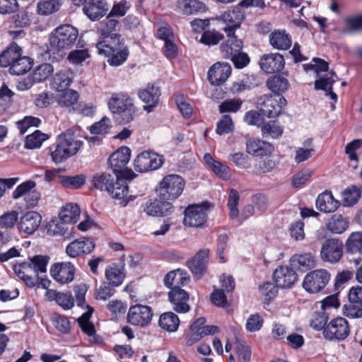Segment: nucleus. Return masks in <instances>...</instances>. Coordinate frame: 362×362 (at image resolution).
I'll return each mask as SVG.
<instances>
[{"instance_id":"obj_1","label":"nucleus","mask_w":362,"mask_h":362,"mask_svg":"<svg viewBox=\"0 0 362 362\" xmlns=\"http://www.w3.org/2000/svg\"><path fill=\"white\" fill-rule=\"evenodd\" d=\"M96 47L100 54L109 57L108 62L112 66L121 65L129 55L128 47L124 44V39L117 33L106 35L102 41L97 43Z\"/></svg>"},{"instance_id":"obj_2","label":"nucleus","mask_w":362,"mask_h":362,"mask_svg":"<svg viewBox=\"0 0 362 362\" xmlns=\"http://www.w3.org/2000/svg\"><path fill=\"white\" fill-rule=\"evenodd\" d=\"M78 36V30L74 26L69 24L58 26L49 35V52L59 57H63L66 51L75 45Z\"/></svg>"},{"instance_id":"obj_3","label":"nucleus","mask_w":362,"mask_h":362,"mask_svg":"<svg viewBox=\"0 0 362 362\" xmlns=\"http://www.w3.org/2000/svg\"><path fill=\"white\" fill-rule=\"evenodd\" d=\"M49 259L47 255H34L29 259V262H24L14 265L13 271L28 287L33 288L40 279L39 274L47 272Z\"/></svg>"},{"instance_id":"obj_4","label":"nucleus","mask_w":362,"mask_h":362,"mask_svg":"<svg viewBox=\"0 0 362 362\" xmlns=\"http://www.w3.org/2000/svg\"><path fill=\"white\" fill-rule=\"evenodd\" d=\"M108 107L118 124H125L133 120L135 107L133 100L127 93H113L108 101Z\"/></svg>"},{"instance_id":"obj_5","label":"nucleus","mask_w":362,"mask_h":362,"mask_svg":"<svg viewBox=\"0 0 362 362\" xmlns=\"http://www.w3.org/2000/svg\"><path fill=\"white\" fill-rule=\"evenodd\" d=\"M82 145V141L75 140L71 134L61 135L57 138L54 151L51 152L52 161L60 163L75 155Z\"/></svg>"},{"instance_id":"obj_6","label":"nucleus","mask_w":362,"mask_h":362,"mask_svg":"<svg viewBox=\"0 0 362 362\" xmlns=\"http://www.w3.org/2000/svg\"><path fill=\"white\" fill-rule=\"evenodd\" d=\"M185 185L184 179L178 175H168L160 181L156 193L160 199L169 201L177 199Z\"/></svg>"},{"instance_id":"obj_7","label":"nucleus","mask_w":362,"mask_h":362,"mask_svg":"<svg viewBox=\"0 0 362 362\" xmlns=\"http://www.w3.org/2000/svg\"><path fill=\"white\" fill-rule=\"evenodd\" d=\"M130 156L131 150L127 146H122L110 155L108 163L116 177L134 178L136 176L131 169L126 168Z\"/></svg>"},{"instance_id":"obj_8","label":"nucleus","mask_w":362,"mask_h":362,"mask_svg":"<svg viewBox=\"0 0 362 362\" xmlns=\"http://www.w3.org/2000/svg\"><path fill=\"white\" fill-rule=\"evenodd\" d=\"M257 104L262 115L269 118H274L281 114L283 108L287 105V101L284 96L276 98L273 95L269 94L260 96Z\"/></svg>"},{"instance_id":"obj_9","label":"nucleus","mask_w":362,"mask_h":362,"mask_svg":"<svg viewBox=\"0 0 362 362\" xmlns=\"http://www.w3.org/2000/svg\"><path fill=\"white\" fill-rule=\"evenodd\" d=\"M210 206L209 202L200 205L189 206L185 210L183 223L190 227H202L207 220L206 211Z\"/></svg>"},{"instance_id":"obj_10","label":"nucleus","mask_w":362,"mask_h":362,"mask_svg":"<svg viewBox=\"0 0 362 362\" xmlns=\"http://www.w3.org/2000/svg\"><path fill=\"white\" fill-rule=\"evenodd\" d=\"M330 279L325 269H316L308 273L303 282V287L309 293H315L322 290Z\"/></svg>"},{"instance_id":"obj_11","label":"nucleus","mask_w":362,"mask_h":362,"mask_svg":"<svg viewBox=\"0 0 362 362\" xmlns=\"http://www.w3.org/2000/svg\"><path fill=\"white\" fill-rule=\"evenodd\" d=\"M350 329L347 320L344 317L332 319L325 327L323 335L328 340L341 341L349 334Z\"/></svg>"},{"instance_id":"obj_12","label":"nucleus","mask_w":362,"mask_h":362,"mask_svg":"<svg viewBox=\"0 0 362 362\" xmlns=\"http://www.w3.org/2000/svg\"><path fill=\"white\" fill-rule=\"evenodd\" d=\"M153 315V310L150 306L135 304L129 309L127 322L132 325L144 327L151 323Z\"/></svg>"},{"instance_id":"obj_13","label":"nucleus","mask_w":362,"mask_h":362,"mask_svg":"<svg viewBox=\"0 0 362 362\" xmlns=\"http://www.w3.org/2000/svg\"><path fill=\"white\" fill-rule=\"evenodd\" d=\"M162 164V156L147 151L141 152L134 159V169L139 173L157 170Z\"/></svg>"},{"instance_id":"obj_14","label":"nucleus","mask_w":362,"mask_h":362,"mask_svg":"<svg viewBox=\"0 0 362 362\" xmlns=\"http://www.w3.org/2000/svg\"><path fill=\"white\" fill-rule=\"evenodd\" d=\"M344 245L338 238L327 239L322 244L320 255L322 260L330 263L339 262L343 255Z\"/></svg>"},{"instance_id":"obj_15","label":"nucleus","mask_w":362,"mask_h":362,"mask_svg":"<svg viewBox=\"0 0 362 362\" xmlns=\"http://www.w3.org/2000/svg\"><path fill=\"white\" fill-rule=\"evenodd\" d=\"M209 250H199L191 259L187 261V266L191 272L198 279H201L206 272L209 259Z\"/></svg>"},{"instance_id":"obj_16","label":"nucleus","mask_w":362,"mask_h":362,"mask_svg":"<svg viewBox=\"0 0 362 362\" xmlns=\"http://www.w3.org/2000/svg\"><path fill=\"white\" fill-rule=\"evenodd\" d=\"M75 272V267L69 262H57L50 268L52 277L62 284L71 282L74 279Z\"/></svg>"},{"instance_id":"obj_17","label":"nucleus","mask_w":362,"mask_h":362,"mask_svg":"<svg viewBox=\"0 0 362 362\" xmlns=\"http://www.w3.org/2000/svg\"><path fill=\"white\" fill-rule=\"evenodd\" d=\"M95 247L91 238H81L70 243L66 247V252L70 257H76L82 255L90 254Z\"/></svg>"},{"instance_id":"obj_18","label":"nucleus","mask_w":362,"mask_h":362,"mask_svg":"<svg viewBox=\"0 0 362 362\" xmlns=\"http://www.w3.org/2000/svg\"><path fill=\"white\" fill-rule=\"evenodd\" d=\"M293 267L280 266L274 272L273 279L276 286L282 288L291 287L298 280V275Z\"/></svg>"},{"instance_id":"obj_19","label":"nucleus","mask_w":362,"mask_h":362,"mask_svg":"<svg viewBox=\"0 0 362 362\" xmlns=\"http://www.w3.org/2000/svg\"><path fill=\"white\" fill-rule=\"evenodd\" d=\"M168 300L175 311L179 313H185L190 310L188 304L189 293L181 288L170 290L168 293Z\"/></svg>"},{"instance_id":"obj_20","label":"nucleus","mask_w":362,"mask_h":362,"mask_svg":"<svg viewBox=\"0 0 362 362\" xmlns=\"http://www.w3.org/2000/svg\"><path fill=\"white\" fill-rule=\"evenodd\" d=\"M138 95L139 98L146 104L144 106V110L150 112L153 110V108L158 104L160 90V88L155 84L148 83L146 88L139 91Z\"/></svg>"},{"instance_id":"obj_21","label":"nucleus","mask_w":362,"mask_h":362,"mask_svg":"<svg viewBox=\"0 0 362 362\" xmlns=\"http://www.w3.org/2000/svg\"><path fill=\"white\" fill-rule=\"evenodd\" d=\"M259 66L267 74L279 72L285 66L284 58L279 53L264 54L259 60Z\"/></svg>"},{"instance_id":"obj_22","label":"nucleus","mask_w":362,"mask_h":362,"mask_svg":"<svg viewBox=\"0 0 362 362\" xmlns=\"http://www.w3.org/2000/svg\"><path fill=\"white\" fill-rule=\"evenodd\" d=\"M168 199H155L146 203L144 211L153 216H166L173 212V206Z\"/></svg>"},{"instance_id":"obj_23","label":"nucleus","mask_w":362,"mask_h":362,"mask_svg":"<svg viewBox=\"0 0 362 362\" xmlns=\"http://www.w3.org/2000/svg\"><path fill=\"white\" fill-rule=\"evenodd\" d=\"M231 74V66L228 63L217 62L208 71V80L215 86L224 83Z\"/></svg>"},{"instance_id":"obj_24","label":"nucleus","mask_w":362,"mask_h":362,"mask_svg":"<svg viewBox=\"0 0 362 362\" xmlns=\"http://www.w3.org/2000/svg\"><path fill=\"white\" fill-rule=\"evenodd\" d=\"M243 18V14L240 11L233 10L224 12L217 20L226 24L222 29L226 34L233 35L240 28Z\"/></svg>"},{"instance_id":"obj_25","label":"nucleus","mask_w":362,"mask_h":362,"mask_svg":"<svg viewBox=\"0 0 362 362\" xmlns=\"http://www.w3.org/2000/svg\"><path fill=\"white\" fill-rule=\"evenodd\" d=\"M42 221L40 214L36 211H28L23 214L18 222V229L27 234H33Z\"/></svg>"},{"instance_id":"obj_26","label":"nucleus","mask_w":362,"mask_h":362,"mask_svg":"<svg viewBox=\"0 0 362 362\" xmlns=\"http://www.w3.org/2000/svg\"><path fill=\"white\" fill-rule=\"evenodd\" d=\"M247 152L254 156H268L274 150L272 144L257 139H250L246 143Z\"/></svg>"},{"instance_id":"obj_27","label":"nucleus","mask_w":362,"mask_h":362,"mask_svg":"<svg viewBox=\"0 0 362 362\" xmlns=\"http://www.w3.org/2000/svg\"><path fill=\"white\" fill-rule=\"evenodd\" d=\"M190 280L187 272L183 269H177L169 272L164 277L163 282L166 287L173 290L187 284Z\"/></svg>"},{"instance_id":"obj_28","label":"nucleus","mask_w":362,"mask_h":362,"mask_svg":"<svg viewBox=\"0 0 362 362\" xmlns=\"http://www.w3.org/2000/svg\"><path fill=\"white\" fill-rule=\"evenodd\" d=\"M73 78L74 72L71 69H61L53 76L49 86L57 91L66 90L72 83Z\"/></svg>"},{"instance_id":"obj_29","label":"nucleus","mask_w":362,"mask_h":362,"mask_svg":"<svg viewBox=\"0 0 362 362\" xmlns=\"http://www.w3.org/2000/svg\"><path fill=\"white\" fill-rule=\"evenodd\" d=\"M290 265L296 270L305 272L315 267L316 260L311 252L295 254L290 259Z\"/></svg>"},{"instance_id":"obj_30","label":"nucleus","mask_w":362,"mask_h":362,"mask_svg":"<svg viewBox=\"0 0 362 362\" xmlns=\"http://www.w3.org/2000/svg\"><path fill=\"white\" fill-rule=\"evenodd\" d=\"M133 178L126 177H116L112 184V188H111L108 194L114 199L122 200L121 204L124 206H126L129 202V199H126V197L129 192V187L127 183V180H132Z\"/></svg>"},{"instance_id":"obj_31","label":"nucleus","mask_w":362,"mask_h":362,"mask_svg":"<svg viewBox=\"0 0 362 362\" xmlns=\"http://www.w3.org/2000/svg\"><path fill=\"white\" fill-rule=\"evenodd\" d=\"M316 207L322 212L332 213L339 206V202L335 199L331 191L326 190L316 199Z\"/></svg>"},{"instance_id":"obj_32","label":"nucleus","mask_w":362,"mask_h":362,"mask_svg":"<svg viewBox=\"0 0 362 362\" xmlns=\"http://www.w3.org/2000/svg\"><path fill=\"white\" fill-rule=\"evenodd\" d=\"M83 11L91 21H98L106 15L108 8L105 0H93L83 8Z\"/></svg>"},{"instance_id":"obj_33","label":"nucleus","mask_w":362,"mask_h":362,"mask_svg":"<svg viewBox=\"0 0 362 362\" xmlns=\"http://www.w3.org/2000/svg\"><path fill=\"white\" fill-rule=\"evenodd\" d=\"M228 40L220 46V49L225 59L230 58L233 54L242 51L243 48V42L241 40L238 39L235 33L233 35L226 34Z\"/></svg>"},{"instance_id":"obj_34","label":"nucleus","mask_w":362,"mask_h":362,"mask_svg":"<svg viewBox=\"0 0 362 362\" xmlns=\"http://www.w3.org/2000/svg\"><path fill=\"white\" fill-rule=\"evenodd\" d=\"M267 88L274 94V96L280 98L289 88L290 83L287 78L281 75H274L269 77L266 82Z\"/></svg>"},{"instance_id":"obj_35","label":"nucleus","mask_w":362,"mask_h":362,"mask_svg":"<svg viewBox=\"0 0 362 362\" xmlns=\"http://www.w3.org/2000/svg\"><path fill=\"white\" fill-rule=\"evenodd\" d=\"M22 49L16 42H12L0 54V66L11 67V64L22 54Z\"/></svg>"},{"instance_id":"obj_36","label":"nucleus","mask_w":362,"mask_h":362,"mask_svg":"<svg viewBox=\"0 0 362 362\" xmlns=\"http://www.w3.org/2000/svg\"><path fill=\"white\" fill-rule=\"evenodd\" d=\"M72 224L60 220L57 223L49 224L47 232L51 235H61L64 240H69L74 235V227Z\"/></svg>"},{"instance_id":"obj_37","label":"nucleus","mask_w":362,"mask_h":362,"mask_svg":"<svg viewBox=\"0 0 362 362\" xmlns=\"http://www.w3.org/2000/svg\"><path fill=\"white\" fill-rule=\"evenodd\" d=\"M271 45L277 49L286 50L291 46L292 41L285 31L275 30L269 35Z\"/></svg>"},{"instance_id":"obj_38","label":"nucleus","mask_w":362,"mask_h":362,"mask_svg":"<svg viewBox=\"0 0 362 362\" xmlns=\"http://www.w3.org/2000/svg\"><path fill=\"white\" fill-rule=\"evenodd\" d=\"M115 179V177L113 175L103 172L94 175L92 177L91 183L94 188L109 192L110 189L112 188Z\"/></svg>"},{"instance_id":"obj_39","label":"nucleus","mask_w":362,"mask_h":362,"mask_svg":"<svg viewBox=\"0 0 362 362\" xmlns=\"http://www.w3.org/2000/svg\"><path fill=\"white\" fill-rule=\"evenodd\" d=\"M349 226L348 218L344 217L341 214H335L332 216L327 223V228L332 233L341 234Z\"/></svg>"},{"instance_id":"obj_40","label":"nucleus","mask_w":362,"mask_h":362,"mask_svg":"<svg viewBox=\"0 0 362 362\" xmlns=\"http://www.w3.org/2000/svg\"><path fill=\"white\" fill-rule=\"evenodd\" d=\"M180 322L178 316L173 312H166L161 314L158 320L160 327L168 332L177 331Z\"/></svg>"},{"instance_id":"obj_41","label":"nucleus","mask_w":362,"mask_h":362,"mask_svg":"<svg viewBox=\"0 0 362 362\" xmlns=\"http://www.w3.org/2000/svg\"><path fill=\"white\" fill-rule=\"evenodd\" d=\"M178 7L183 14L195 15L206 11V5L198 0H182L178 2Z\"/></svg>"},{"instance_id":"obj_42","label":"nucleus","mask_w":362,"mask_h":362,"mask_svg":"<svg viewBox=\"0 0 362 362\" xmlns=\"http://www.w3.org/2000/svg\"><path fill=\"white\" fill-rule=\"evenodd\" d=\"M81 210L79 206L76 204H67L63 206L59 212L61 221L66 223H75L79 218Z\"/></svg>"},{"instance_id":"obj_43","label":"nucleus","mask_w":362,"mask_h":362,"mask_svg":"<svg viewBox=\"0 0 362 362\" xmlns=\"http://www.w3.org/2000/svg\"><path fill=\"white\" fill-rule=\"evenodd\" d=\"M33 59L28 57L21 54L9 68V73L12 75L19 76L25 74L32 68Z\"/></svg>"},{"instance_id":"obj_44","label":"nucleus","mask_w":362,"mask_h":362,"mask_svg":"<svg viewBox=\"0 0 362 362\" xmlns=\"http://www.w3.org/2000/svg\"><path fill=\"white\" fill-rule=\"evenodd\" d=\"M345 249L347 253L362 254V232H354L350 234L345 243Z\"/></svg>"},{"instance_id":"obj_45","label":"nucleus","mask_w":362,"mask_h":362,"mask_svg":"<svg viewBox=\"0 0 362 362\" xmlns=\"http://www.w3.org/2000/svg\"><path fill=\"white\" fill-rule=\"evenodd\" d=\"M59 177L63 187L68 189H79L86 183V176L82 174L74 176L59 175Z\"/></svg>"},{"instance_id":"obj_46","label":"nucleus","mask_w":362,"mask_h":362,"mask_svg":"<svg viewBox=\"0 0 362 362\" xmlns=\"http://www.w3.org/2000/svg\"><path fill=\"white\" fill-rule=\"evenodd\" d=\"M361 196L359 188L352 185L347 187L342 192L343 202L345 206H352L356 204Z\"/></svg>"},{"instance_id":"obj_47","label":"nucleus","mask_w":362,"mask_h":362,"mask_svg":"<svg viewBox=\"0 0 362 362\" xmlns=\"http://www.w3.org/2000/svg\"><path fill=\"white\" fill-rule=\"evenodd\" d=\"M79 94L77 91L67 89L62 91L58 96L57 103L60 107H71L77 103Z\"/></svg>"},{"instance_id":"obj_48","label":"nucleus","mask_w":362,"mask_h":362,"mask_svg":"<svg viewBox=\"0 0 362 362\" xmlns=\"http://www.w3.org/2000/svg\"><path fill=\"white\" fill-rule=\"evenodd\" d=\"M54 71L53 66L48 63L39 65L33 71V80L34 83H40L45 81Z\"/></svg>"},{"instance_id":"obj_49","label":"nucleus","mask_w":362,"mask_h":362,"mask_svg":"<svg viewBox=\"0 0 362 362\" xmlns=\"http://www.w3.org/2000/svg\"><path fill=\"white\" fill-rule=\"evenodd\" d=\"M344 22L346 26L343 33H354L362 30V14L346 17Z\"/></svg>"},{"instance_id":"obj_50","label":"nucleus","mask_w":362,"mask_h":362,"mask_svg":"<svg viewBox=\"0 0 362 362\" xmlns=\"http://www.w3.org/2000/svg\"><path fill=\"white\" fill-rule=\"evenodd\" d=\"M261 130L264 138L277 139L283 134V128L277 124L275 121L263 124Z\"/></svg>"},{"instance_id":"obj_51","label":"nucleus","mask_w":362,"mask_h":362,"mask_svg":"<svg viewBox=\"0 0 362 362\" xmlns=\"http://www.w3.org/2000/svg\"><path fill=\"white\" fill-rule=\"evenodd\" d=\"M47 139V134L36 130L33 134L28 135L25 139V148L34 149L41 146L42 142Z\"/></svg>"},{"instance_id":"obj_52","label":"nucleus","mask_w":362,"mask_h":362,"mask_svg":"<svg viewBox=\"0 0 362 362\" xmlns=\"http://www.w3.org/2000/svg\"><path fill=\"white\" fill-rule=\"evenodd\" d=\"M223 35L216 30H205L200 38V42L205 45L214 46L223 39Z\"/></svg>"},{"instance_id":"obj_53","label":"nucleus","mask_w":362,"mask_h":362,"mask_svg":"<svg viewBox=\"0 0 362 362\" xmlns=\"http://www.w3.org/2000/svg\"><path fill=\"white\" fill-rule=\"evenodd\" d=\"M62 5L61 0H49L40 2L37 4L38 13L42 15H49L57 11Z\"/></svg>"},{"instance_id":"obj_54","label":"nucleus","mask_w":362,"mask_h":362,"mask_svg":"<svg viewBox=\"0 0 362 362\" xmlns=\"http://www.w3.org/2000/svg\"><path fill=\"white\" fill-rule=\"evenodd\" d=\"M35 187L36 182L35 181L31 180H26L16 187L12 193V197L14 199H18L22 197L25 198Z\"/></svg>"},{"instance_id":"obj_55","label":"nucleus","mask_w":362,"mask_h":362,"mask_svg":"<svg viewBox=\"0 0 362 362\" xmlns=\"http://www.w3.org/2000/svg\"><path fill=\"white\" fill-rule=\"evenodd\" d=\"M313 172L308 168H304L297 173H296L292 177L291 185L293 188H299L305 185L311 177Z\"/></svg>"},{"instance_id":"obj_56","label":"nucleus","mask_w":362,"mask_h":362,"mask_svg":"<svg viewBox=\"0 0 362 362\" xmlns=\"http://www.w3.org/2000/svg\"><path fill=\"white\" fill-rule=\"evenodd\" d=\"M242 104L243 100L240 98L226 100L219 105L218 110L221 113L236 112L240 109Z\"/></svg>"},{"instance_id":"obj_57","label":"nucleus","mask_w":362,"mask_h":362,"mask_svg":"<svg viewBox=\"0 0 362 362\" xmlns=\"http://www.w3.org/2000/svg\"><path fill=\"white\" fill-rule=\"evenodd\" d=\"M228 160L240 169H246L250 167L248 156L241 152L230 154L228 157Z\"/></svg>"},{"instance_id":"obj_58","label":"nucleus","mask_w":362,"mask_h":362,"mask_svg":"<svg viewBox=\"0 0 362 362\" xmlns=\"http://www.w3.org/2000/svg\"><path fill=\"white\" fill-rule=\"evenodd\" d=\"M41 122L40 119L33 116H26L23 119L16 122V125L20 131V133L23 134L26 132L28 128L35 127H37Z\"/></svg>"},{"instance_id":"obj_59","label":"nucleus","mask_w":362,"mask_h":362,"mask_svg":"<svg viewBox=\"0 0 362 362\" xmlns=\"http://www.w3.org/2000/svg\"><path fill=\"white\" fill-rule=\"evenodd\" d=\"M239 199L238 192L235 189H230L228 200V207L230 209V217L233 219L236 218L239 214L238 209Z\"/></svg>"},{"instance_id":"obj_60","label":"nucleus","mask_w":362,"mask_h":362,"mask_svg":"<svg viewBox=\"0 0 362 362\" xmlns=\"http://www.w3.org/2000/svg\"><path fill=\"white\" fill-rule=\"evenodd\" d=\"M18 219V213L16 211H10L5 212L0 216V227L4 228H11L16 223Z\"/></svg>"},{"instance_id":"obj_61","label":"nucleus","mask_w":362,"mask_h":362,"mask_svg":"<svg viewBox=\"0 0 362 362\" xmlns=\"http://www.w3.org/2000/svg\"><path fill=\"white\" fill-rule=\"evenodd\" d=\"M105 276L109 281V284L113 286H119L124 280V274L117 268L107 269Z\"/></svg>"},{"instance_id":"obj_62","label":"nucleus","mask_w":362,"mask_h":362,"mask_svg":"<svg viewBox=\"0 0 362 362\" xmlns=\"http://www.w3.org/2000/svg\"><path fill=\"white\" fill-rule=\"evenodd\" d=\"M264 320L259 314L250 315L246 322V329L250 332H257L261 329Z\"/></svg>"},{"instance_id":"obj_63","label":"nucleus","mask_w":362,"mask_h":362,"mask_svg":"<svg viewBox=\"0 0 362 362\" xmlns=\"http://www.w3.org/2000/svg\"><path fill=\"white\" fill-rule=\"evenodd\" d=\"M277 166V162L276 160L266 157L256 164L255 169L259 174H266L272 172Z\"/></svg>"},{"instance_id":"obj_64","label":"nucleus","mask_w":362,"mask_h":362,"mask_svg":"<svg viewBox=\"0 0 362 362\" xmlns=\"http://www.w3.org/2000/svg\"><path fill=\"white\" fill-rule=\"evenodd\" d=\"M344 313L351 318L362 317V304L351 303L349 300L347 304L344 305Z\"/></svg>"}]
</instances>
